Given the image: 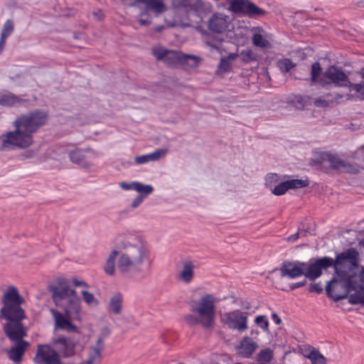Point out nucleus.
<instances>
[{
    "instance_id": "obj_57",
    "label": "nucleus",
    "mask_w": 364,
    "mask_h": 364,
    "mask_svg": "<svg viewBox=\"0 0 364 364\" xmlns=\"http://www.w3.org/2000/svg\"><path fill=\"white\" fill-rule=\"evenodd\" d=\"M166 23H167V26L168 27H173V26H175V23H173V22H167Z\"/></svg>"
},
{
    "instance_id": "obj_18",
    "label": "nucleus",
    "mask_w": 364,
    "mask_h": 364,
    "mask_svg": "<svg viewBox=\"0 0 364 364\" xmlns=\"http://www.w3.org/2000/svg\"><path fill=\"white\" fill-rule=\"evenodd\" d=\"M324 77L338 86H347L350 82L347 75L335 66L329 67L325 71Z\"/></svg>"
},
{
    "instance_id": "obj_1",
    "label": "nucleus",
    "mask_w": 364,
    "mask_h": 364,
    "mask_svg": "<svg viewBox=\"0 0 364 364\" xmlns=\"http://www.w3.org/2000/svg\"><path fill=\"white\" fill-rule=\"evenodd\" d=\"M23 299L18 292L17 289L11 286L4 294L2 303L4 306L0 310V318L6 319L8 322L4 329L6 336L13 341H18L17 344L7 350L10 360L14 363L21 360L29 343L22 340L26 336V330L21 323L25 318L24 311L21 307Z\"/></svg>"
},
{
    "instance_id": "obj_21",
    "label": "nucleus",
    "mask_w": 364,
    "mask_h": 364,
    "mask_svg": "<svg viewBox=\"0 0 364 364\" xmlns=\"http://www.w3.org/2000/svg\"><path fill=\"white\" fill-rule=\"evenodd\" d=\"M104 348L102 338H98L95 345L90 348L87 360L81 364H98L101 360V352Z\"/></svg>"
},
{
    "instance_id": "obj_43",
    "label": "nucleus",
    "mask_w": 364,
    "mask_h": 364,
    "mask_svg": "<svg viewBox=\"0 0 364 364\" xmlns=\"http://www.w3.org/2000/svg\"><path fill=\"white\" fill-rule=\"evenodd\" d=\"M348 86L350 92L354 91L360 94L362 99H364V83L353 84L349 82Z\"/></svg>"
},
{
    "instance_id": "obj_26",
    "label": "nucleus",
    "mask_w": 364,
    "mask_h": 364,
    "mask_svg": "<svg viewBox=\"0 0 364 364\" xmlns=\"http://www.w3.org/2000/svg\"><path fill=\"white\" fill-rule=\"evenodd\" d=\"M194 266L191 262H186L183 264V268L180 273L178 274V279L188 284L190 283L194 276V272H193Z\"/></svg>"
},
{
    "instance_id": "obj_45",
    "label": "nucleus",
    "mask_w": 364,
    "mask_h": 364,
    "mask_svg": "<svg viewBox=\"0 0 364 364\" xmlns=\"http://www.w3.org/2000/svg\"><path fill=\"white\" fill-rule=\"evenodd\" d=\"M137 181H133L131 183L121 182L119 183V187L123 190H134L136 191V185Z\"/></svg>"
},
{
    "instance_id": "obj_56",
    "label": "nucleus",
    "mask_w": 364,
    "mask_h": 364,
    "mask_svg": "<svg viewBox=\"0 0 364 364\" xmlns=\"http://www.w3.org/2000/svg\"><path fill=\"white\" fill-rule=\"evenodd\" d=\"M242 309H247V310H248V309H250V304H249V303H247L246 304H243V305L242 306Z\"/></svg>"
},
{
    "instance_id": "obj_37",
    "label": "nucleus",
    "mask_w": 364,
    "mask_h": 364,
    "mask_svg": "<svg viewBox=\"0 0 364 364\" xmlns=\"http://www.w3.org/2000/svg\"><path fill=\"white\" fill-rule=\"evenodd\" d=\"M14 23L11 20L9 19L6 21L4 23L1 33V37L4 38H6L14 32Z\"/></svg>"
},
{
    "instance_id": "obj_24",
    "label": "nucleus",
    "mask_w": 364,
    "mask_h": 364,
    "mask_svg": "<svg viewBox=\"0 0 364 364\" xmlns=\"http://www.w3.org/2000/svg\"><path fill=\"white\" fill-rule=\"evenodd\" d=\"M239 57L237 53H230L220 58L218 65V73H225L231 70L233 62Z\"/></svg>"
},
{
    "instance_id": "obj_15",
    "label": "nucleus",
    "mask_w": 364,
    "mask_h": 364,
    "mask_svg": "<svg viewBox=\"0 0 364 364\" xmlns=\"http://www.w3.org/2000/svg\"><path fill=\"white\" fill-rule=\"evenodd\" d=\"M61 307L63 308L65 314L68 317H71L73 320L77 321H82L83 313L81 301L77 294L72 296V298L64 304V306Z\"/></svg>"
},
{
    "instance_id": "obj_5",
    "label": "nucleus",
    "mask_w": 364,
    "mask_h": 364,
    "mask_svg": "<svg viewBox=\"0 0 364 364\" xmlns=\"http://www.w3.org/2000/svg\"><path fill=\"white\" fill-rule=\"evenodd\" d=\"M218 299L211 294H205L198 299L190 301V311L193 314L185 316V321L190 325L200 324L204 328L213 326L215 316V306Z\"/></svg>"
},
{
    "instance_id": "obj_51",
    "label": "nucleus",
    "mask_w": 364,
    "mask_h": 364,
    "mask_svg": "<svg viewBox=\"0 0 364 364\" xmlns=\"http://www.w3.org/2000/svg\"><path fill=\"white\" fill-rule=\"evenodd\" d=\"M272 319L276 324H279L282 322L281 318L279 317V316L276 313L272 314Z\"/></svg>"
},
{
    "instance_id": "obj_42",
    "label": "nucleus",
    "mask_w": 364,
    "mask_h": 364,
    "mask_svg": "<svg viewBox=\"0 0 364 364\" xmlns=\"http://www.w3.org/2000/svg\"><path fill=\"white\" fill-rule=\"evenodd\" d=\"M349 301L353 304L364 305V291H358L354 294H351L349 298Z\"/></svg>"
},
{
    "instance_id": "obj_60",
    "label": "nucleus",
    "mask_w": 364,
    "mask_h": 364,
    "mask_svg": "<svg viewBox=\"0 0 364 364\" xmlns=\"http://www.w3.org/2000/svg\"><path fill=\"white\" fill-rule=\"evenodd\" d=\"M359 149L360 151L364 152V144L363 145H361L360 147H359Z\"/></svg>"
},
{
    "instance_id": "obj_11",
    "label": "nucleus",
    "mask_w": 364,
    "mask_h": 364,
    "mask_svg": "<svg viewBox=\"0 0 364 364\" xmlns=\"http://www.w3.org/2000/svg\"><path fill=\"white\" fill-rule=\"evenodd\" d=\"M247 314L240 310L225 313L221 317V321L229 328L243 332L247 329Z\"/></svg>"
},
{
    "instance_id": "obj_50",
    "label": "nucleus",
    "mask_w": 364,
    "mask_h": 364,
    "mask_svg": "<svg viewBox=\"0 0 364 364\" xmlns=\"http://www.w3.org/2000/svg\"><path fill=\"white\" fill-rule=\"evenodd\" d=\"M206 44L210 46V50L213 51V50H216L217 52H218L219 53H221V50H220V47L216 45V44H214V43H210V42H206Z\"/></svg>"
},
{
    "instance_id": "obj_32",
    "label": "nucleus",
    "mask_w": 364,
    "mask_h": 364,
    "mask_svg": "<svg viewBox=\"0 0 364 364\" xmlns=\"http://www.w3.org/2000/svg\"><path fill=\"white\" fill-rule=\"evenodd\" d=\"M353 269L352 270V273L353 275V289L357 290V289H364V267L362 268L361 271L359 273L358 277L359 281H357V277L355 274Z\"/></svg>"
},
{
    "instance_id": "obj_40",
    "label": "nucleus",
    "mask_w": 364,
    "mask_h": 364,
    "mask_svg": "<svg viewBox=\"0 0 364 364\" xmlns=\"http://www.w3.org/2000/svg\"><path fill=\"white\" fill-rule=\"evenodd\" d=\"M309 358L311 359L312 364H326L325 358L318 351H311Z\"/></svg>"
},
{
    "instance_id": "obj_34",
    "label": "nucleus",
    "mask_w": 364,
    "mask_h": 364,
    "mask_svg": "<svg viewBox=\"0 0 364 364\" xmlns=\"http://www.w3.org/2000/svg\"><path fill=\"white\" fill-rule=\"evenodd\" d=\"M289 189L304 188L309 186L308 180L291 179L286 181Z\"/></svg>"
},
{
    "instance_id": "obj_39",
    "label": "nucleus",
    "mask_w": 364,
    "mask_h": 364,
    "mask_svg": "<svg viewBox=\"0 0 364 364\" xmlns=\"http://www.w3.org/2000/svg\"><path fill=\"white\" fill-rule=\"evenodd\" d=\"M279 181V176L277 173H269L265 177V185L269 188V189H272L273 186H276V184Z\"/></svg>"
},
{
    "instance_id": "obj_48",
    "label": "nucleus",
    "mask_w": 364,
    "mask_h": 364,
    "mask_svg": "<svg viewBox=\"0 0 364 364\" xmlns=\"http://www.w3.org/2000/svg\"><path fill=\"white\" fill-rule=\"evenodd\" d=\"M144 198L142 196H137L136 198L133 200L132 203V207L134 208L138 207L142 203Z\"/></svg>"
},
{
    "instance_id": "obj_30",
    "label": "nucleus",
    "mask_w": 364,
    "mask_h": 364,
    "mask_svg": "<svg viewBox=\"0 0 364 364\" xmlns=\"http://www.w3.org/2000/svg\"><path fill=\"white\" fill-rule=\"evenodd\" d=\"M81 295L84 301L87 304V305L90 307H96L99 304L98 299L95 296V295L89 292L86 290H82L81 291Z\"/></svg>"
},
{
    "instance_id": "obj_59",
    "label": "nucleus",
    "mask_w": 364,
    "mask_h": 364,
    "mask_svg": "<svg viewBox=\"0 0 364 364\" xmlns=\"http://www.w3.org/2000/svg\"><path fill=\"white\" fill-rule=\"evenodd\" d=\"M360 75H361L362 78H363V79H364V68H363L360 70Z\"/></svg>"
},
{
    "instance_id": "obj_29",
    "label": "nucleus",
    "mask_w": 364,
    "mask_h": 364,
    "mask_svg": "<svg viewBox=\"0 0 364 364\" xmlns=\"http://www.w3.org/2000/svg\"><path fill=\"white\" fill-rule=\"evenodd\" d=\"M109 309L114 314L120 313L122 306V296L119 293L114 294L109 301Z\"/></svg>"
},
{
    "instance_id": "obj_8",
    "label": "nucleus",
    "mask_w": 364,
    "mask_h": 364,
    "mask_svg": "<svg viewBox=\"0 0 364 364\" xmlns=\"http://www.w3.org/2000/svg\"><path fill=\"white\" fill-rule=\"evenodd\" d=\"M68 156L70 161L86 171H93L95 163L93 159L99 156V154L91 148H75L70 150Z\"/></svg>"
},
{
    "instance_id": "obj_61",
    "label": "nucleus",
    "mask_w": 364,
    "mask_h": 364,
    "mask_svg": "<svg viewBox=\"0 0 364 364\" xmlns=\"http://www.w3.org/2000/svg\"><path fill=\"white\" fill-rule=\"evenodd\" d=\"M236 364H241V363H236Z\"/></svg>"
},
{
    "instance_id": "obj_22",
    "label": "nucleus",
    "mask_w": 364,
    "mask_h": 364,
    "mask_svg": "<svg viewBox=\"0 0 364 364\" xmlns=\"http://www.w3.org/2000/svg\"><path fill=\"white\" fill-rule=\"evenodd\" d=\"M25 100L11 92L0 93V105L3 107H15L25 102Z\"/></svg>"
},
{
    "instance_id": "obj_31",
    "label": "nucleus",
    "mask_w": 364,
    "mask_h": 364,
    "mask_svg": "<svg viewBox=\"0 0 364 364\" xmlns=\"http://www.w3.org/2000/svg\"><path fill=\"white\" fill-rule=\"evenodd\" d=\"M273 358V351L270 348L261 350L257 355V361L259 363H269Z\"/></svg>"
},
{
    "instance_id": "obj_14",
    "label": "nucleus",
    "mask_w": 364,
    "mask_h": 364,
    "mask_svg": "<svg viewBox=\"0 0 364 364\" xmlns=\"http://www.w3.org/2000/svg\"><path fill=\"white\" fill-rule=\"evenodd\" d=\"M52 291L53 301L60 307L64 306V304L77 294L76 291L70 289L67 284H60V286L53 287Z\"/></svg>"
},
{
    "instance_id": "obj_10",
    "label": "nucleus",
    "mask_w": 364,
    "mask_h": 364,
    "mask_svg": "<svg viewBox=\"0 0 364 364\" xmlns=\"http://www.w3.org/2000/svg\"><path fill=\"white\" fill-rule=\"evenodd\" d=\"M304 276L311 280L318 278L321 274L322 270L327 269L330 267L335 268V260L332 258L324 257L315 260H309L304 262Z\"/></svg>"
},
{
    "instance_id": "obj_6",
    "label": "nucleus",
    "mask_w": 364,
    "mask_h": 364,
    "mask_svg": "<svg viewBox=\"0 0 364 364\" xmlns=\"http://www.w3.org/2000/svg\"><path fill=\"white\" fill-rule=\"evenodd\" d=\"M166 0H134L132 6L141 11L138 15V21L141 26H147L151 23V14L158 17L168 10Z\"/></svg>"
},
{
    "instance_id": "obj_20",
    "label": "nucleus",
    "mask_w": 364,
    "mask_h": 364,
    "mask_svg": "<svg viewBox=\"0 0 364 364\" xmlns=\"http://www.w3.org/2000/svg\"><path fill=\"white\" fill-rule=\"evenodd\" d=\"M167 153L168 150L166 149H158L154 152L136 156L134 162L136 164H144L149 161H156L164 158Z\"/></svg>"
},
{
    "instance_id": "obj_17",
    "label": "nucleus",
    "mask_w": 364,
    "mask_h": 364,
    "mask_svg": "<svg viewBox=\"0 0 364 364\" xmlns=\"http://www.w3.org/2000/svg\"><path fill=\"white\" fill-rule=\"evenodd\" d=\"M50 311L55 322V329L67 330L70 332L77 330V327L70 321L73 320L71 317H68L65 314H63L55 309H51Z\"/></svg>"
},
{
    "instance_id": "obj_25",
    "label": "nucleus",
    "mask_w": 364,
    "mask_h": 364,
    "mask_svg": "<svg viewBox=\"0 0 364 364\" xmlns=\"http://www.w3.org/2000/svg\"><path fill=\"white\" fill-rule=\"evenodd\" d=\"M252 39L253 45L257 47H259L262 49H268L272 47L270 36L264 32L254 33Z\"/></svg>"
},
{
    "instance_id": "obj_23",
    "label": "nucleus",
    "mask_w": 364,
    "mask_h": 364,
    "mask_svg": "<svg viewBox=\"0 0 364 364\" xmlns=\"http://www.w3.org/2000/svg\"><path fill=\"white\" fill-rule=\"evenodd\" d=\"M257 348V344L249 337H245L240 342L238 353L243 357L248 358L252 355Z\"/></svg>"
},
{
    "instance_id": "obj_62",
    "label": "nucleus",
    "mask_w": 364,
    "mask_h": 364,
    "mask_svg": "<svg viewBox=\"0 0 364 364\" xmlns=\"http://www.w3.org/2000/svg\"><path fill=\"white\" fill-rule=\"evenodd\" d=\"M179 364H183V363H179Z\"/></svg>"
},
{
    "instance_id": "obj_9",
    "label": "nucleus",
    "mask_w": 364,
    "mask_h": 364,
    "mask_svg": "<svg viewBox=\"0 0 364 364\" xmlns=\"http://www.w3.org/2000/svg\"><path fill=\"white\" fill-rule=\"evenodd\" d=\"M314 159L318 164L328 163L333 168L337 169L341 172L350 173H356L358 172V168L350 164L346 163L335 154H331L327 152H321L317 154Z\"/></svg>"
},
{
    "instance_id": "obj_4",
    "label": "nucleus",
    "mask_w": 364,
    "mask_h": 364,
    "mask_svg": "<svg viewBox=\"0 0 364 364\" xmlns=\"http://www.w3.org/2000/svg\"><path fill=\"white\" fill-rule=\"evenodd\" d=\"M124 252L119 255L117 269L124 276L133 277L150 266V250L146 242L140 236L132 235L124 243Z\"/></svg>"
},
{
    "instance_id": "obj_7",
    "label": "nucleus",
    "mask_w": 364,
    "mask_h": 364,
    "mask_svg": "<svg viewBox=\"0 0 364 364\" xmlns=\"http://www.w3.org/2000/svg\"><path fill=\"white\" fill-rule=\"evenodd\" d=\"M152 53L158 60H163L168 65L188 63L190 60H193V65H197L201 60L196 55H185L176 50H167L161 46L154 47Z\"/></svg>"
},
{
    "instance_id": "obj_49",
    "label": "nucleus",
    "mask_w": 364,
    "mask_h": 364,
    "mask_svg": "<svg viewBox=\"0 0 364 364\" xmlns=\"http://www.w3.org/2000/svg\"><path fill=\"white\" fill-rule=\"evenodd\" d=\"M306 280H304V281L299 282H296V283H294L290 285V289L291 290L295 289L296 288L304 286L306 284Z\"/></svg>"
},
{
    "instance_id": "obj_27",
    "label": "nucleus",
    "mask_w": 364,
    "mask_h": 364,
    "mask_svg": "<svg viewBox=\"0 0 364 364\" xmlns=\"http://www.w3.org/2000/svg\"><path fill=\"white\" fill-rule=\"evenodd\" d=\"M119 255L117 250H112L106 259L104 270L107 274L114 275L116 269V258Z\"/></svg>"
},
{
    "instance_id": "obj_53",
    "label": "nucleus",
    "mask_w": 364,
    "mask_h": 364,
    "mask_svg": "<svg viewBox=\"0 0 364 364\" xmlns=\"http://www.w3.org/2000/svg\"><path fill=\"white\" fill-rule=\"evenodd\" d=\"M299 236V232H297L295 234H293V235L289 236L287 238V240L290 241V242H294L295 240H296L298 239Z\"/></svg>"
},
{
    "instance_id": "obj_13",
    "label": "nucleus",
    "mask_w": 364,
    "mask_h": 364,
    "mask_svg": "<svg viewBox=\"0 0 364 364\" xmlns=\"http://www.w3.org/2000/svg\"><path fill=\"white\" fill-rule=\"evenodd\" d=\"M304 262L299 261L284 262L280 267V273L282 277L296 279L304 275Z\"/></svg>"
},
{
    "instance_id": "obj_3",
    "label": "nucleus",
    "mask_w": 364,
    "mask_h": 364,
    "mask_svg": "<svg viewBox=\"0 0 364 364\" xmlns=\"http://www.w3.org/2000/svg\"><path fill=\"white\" fill-rule=\"evenodd\" d=\"M358 252L355 248H350L338 255L335 259L336 277L332 279L326 286L328 296L335 301L346 298L353 289V275L352 270L358 265Z\"/></svg>"
},
{
    "instance_id": "obj_35",
    "label": "nucleus",
    "mask_w": 364,
    "mask_h": 364,
    "mask_svg": "<svg viewBox=\"0 0 364 364\" xmlns=\"http://www.w3.org/2000/svg\"><path fill=\"white\" fill-rule=\"evenodd\" d=\"M238 55L241 60L246 63L255 61L257 60L255 53L251 49L242 50Z\"/></svg>"
},
{
    "instance_id": "obj_38",
    "label": "nucleus",
    "mask_w": 364,
    "mask_h": 364,
    "mask_svg": "<svg viewBox=\"0 0 364 364\" xmlns=\"http://www.w3.org/2000/svg\"><path fill=\"white\" fill-rule=\"evenodd\" d=\"M289 190L288 186L286 181L279 183L277 185L271 189L272 193L275 196H282L284 194Z\"/></svg>"
},
{
    "instance_id": "obj_28",
    "label": "nucleus",
    "mask_w": 364,
    "mask_h": 364,
    "mask_svg": "<svg viewBox=\"0 0 364 364\" xmlns=\"http://www.w3.org/2000/svg\"><path fill=\"white\" fill-rule=\"evenodd\" d=\"M287 102L289 106L294 107L298 110L303 109L306 105V100L301 95H289L287 98Z\"/></svg>"
},
{
    "instance_id": "obj_52",
    "label": "nucleus",
    "mask_w": 364,
    "mask_h": 364,
    "mask_svg": "<svg viewBox=\"0 0 364 364\" xmlns=\"http://www.w3.org/2000/svg\"><path fill=\"white\" fill-rule=\"evenodd\" d=\"M315 105L318 107H325L327 105V102L321 99H317L315 101Z\"/></svg>"
},
{
    "instance_id": "obj_19",
    "label": "nucleus",
    "mask_w": 364,
    "mask_h": 364,
    "mask_svg": "<svg viewBox=\"0 0 364 364\" xmlns=\"http://www.w3.org/2000/svg\"><path fill=\"white\" fill-rule=\"evenodd\" d=\"M52 344L64 357H70L74 355L75 343L70 339L65 337H60L53 341Z\"/></svg>"
},
{
    "instance_id": "obj_54",
    "label": "nucleus",
    "mask_w": 364,
    "mask_h": 364,
    "mask_svg": "<svg viewBox=\"0 0 364 364\" xmlns=\"http://www.w3.org/2000/svg\"><path fill=\"white\" fill-rule=\"evenodd\" d=\"M6 38H4L2 37L0 38V53L3 50L5 45H6Z\"/></svg>"
},
{
    "instance_id": "obj_36",
    "label": "nucleus",
    "mask_w": 364,
    "mask_h": 364,
    "mask_svg": "<svg viewBox=\"0 0 364 364\" xmlns=\"http://www.w3.org/2000/svg\"><path fill=\"white\" fill-rule=\"evenodd\" d=\"M136 191L139 193V196H144V198L154 191V188L151 185H144L140 182H136Z\"/></svg>"
},
{
    "instance_id": "obj_2",
    "label": "nucleus",
    "mask_w": 364,
    "mask_h": 364,
    "mask_svg": "<svg viewBox=\"0 0 364 364\" xmlns=\"http://www.w3.org/2000/svg\"><path fill=\"white\" fill-rule=\"evenodd\" d=\"M47 114L41 111H35L21 114L13 122L15 129L0 136V151L16 149H26L33 142V134L45 124Z\"/></svg>"
},
{
    "instance_id": "obj_47",
    "label": "nucleus",
    "mask_w": 364,
    "mask_h": 364,
    "mask_svg": "<svg viewBox=\"0 0 364 364\" xmlns=\"http://www.w3.org/2000/svg\"><path fill=\"white\" fill-rule=\"evenodd\" d=\"M309 290L311 292H316L320 294L322 291L323 288L321 284H311L309 287Z\"/></svg>"
},
{
    "instance_id": "obj_58",
    "label": "nucleus",
    "mask_w": 364,
    "mask_h": 364,
    "mask_svg": "<svg viewBox=\"0 0 364 364\" xmlns=\"http://www.w3.org/2000/svg\"><path fill=\"white\" fill-rule=\"evenodd\" d=\"M164 28L163 26H158L155 28L156 31L160 32Z\"/></svg>"
},
{
    "instance_id": "obj_12",
    "label": "nucleus",
    "mask_w": 364,
    "mask_h": 364,
    "mask_svg": "<svg viewBox=\"0 0 364 364\" xmlns=\"http://www.w3.org/2000/svg\"><path fill=\"white\" fill-rule=\"evenodd\" d=\"M230 4V9L233 12L243 14L252 18L263 16L265 14L264 10L248 0H231Z\"/></svg>"
},
{
    "instance_id": "obj_46",
    "label": "nucleus",
    "mask_w": 364,
    "mask_h": 364,
    "mask_svg": "<svg viewBox=\"0 0 364 364\" xmlns=\"http://www.w3.org/2000/svg\"><path fill=\"white\" fill-rule=\"evenodd\" d=\"M71 282L75 287H82L85 288H88L90 287L87 283H86L85 282H84L82 280H79L76 277L72 278Z\"/></svg>"
},
{
    "instance_id": "obj_55",
    "label": "nucleus",
    "mask_w": 364,
    "mask_h": 364,
    "mask_svg": "<svg viewBox=\"0 0 364 364\" xmlns=\"http://www.w3.org/2000/svg\"><path fill=\"white\" fill-rule=\"evenodd\" d=\"M36 155V152L33 151H28L26 154V158H32Z\"/></svg>"
},
{
    "instance_id": "obj_16",
    "label": "nucleus",
    "mask_w": 364,
    "mask_h": 364,
    "mask_svg": "<svg viewBox=\"0 0 364 364\" xmlns=\"http://www.w3.org/2000/svg\"><path fill=\"white\" fill-rule=\"evenodd\" d=\"M229 17L223 14H215L208 21V29L216 33H222L228 29Z\"/></svg>"
},
{
    "instance_id": "obj_41",
    "label": "nucleus",
    "mask_w": 364,
    "mask_h": 364,
    "mask_svg": "<svg viewBox=\"0 0 364 364\" xmlns=\"http://www.w3.org/2000/svg\"><path fill=\"white\" fill-rule=\"evenodd\" d=\"M321 71V68L319 63L316 62L312 64L311 71L312 81H314V82L318 81V77L320 76Z\"/></svg>"
},
{
    "instance_id": "obj_44",
    "label": "nucleus",
    "mask_w": 364,
    "mask_h": 364,
    "mask_svg": "<svg viewBox=\"0 0 364 364\" xmlns=\"http://www.w3.org/2000/svg\"><path fill=\"white\" fill-rule=\"evenodd\" d=\"M255 323L259 325L264 331L268 329L269 322L265 316H258L255 318Z\"/></svg>"
},
{
    "instance_id": "obj_33",
    "label": "nucleus",
    "mask_w": 364,
    "mask_h": 364,
    "mask_svg": "<svg viewBox=\"0 0 364 364\" xmlns=\"http://www.w3.org/2000/svg\"><path fill=\"white\" fill-rule=\"evenodd\" d=\"M277 66L282 73H287L294 67H295V63L291 62L288 58H282L277 60Z\"/></svg>"
}]
</instances>
